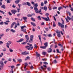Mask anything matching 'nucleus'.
Returning a JSON list of instances; mask_svg holds the SVG:
<instances>
[{"label": "nucleus", "instance_id": "f257e3e1", "mask_svg": "<svg viewBox=\"0 0 73 73\" xmlns=\"http://www.w3.org/2000/svg\"><path fill=\"white\" fill-rule=\"evenodd\" d=\"M46 16H47L46 17H42V19H43V20H45L46 21H50V19H49V18L48 16L49 15V14L48 13H46L45 14Z\"/></svg>", "mask_w": 73, "mask_h": 73}, {"label": "nucleus", "instance_id": "f03ea898", "mask_svg": "<svg viewBox=\"0 0 73 73\" xmlns=\"http://www.w3.org/2000/svg\"><path fill=\"white\" fill-rule=\"evenodd\" d=\"M34 9L36 13H39L40 15H42V13H40L41 12V9H40V11H38V9L36 7H34Z\"/></svg>", "mask_w": 73, "mask_h": 73}, {"label": "nucleus", "instance_id": "7ed1b4c3", "mask_svg": "<svg viewBox=\"0 0 73 73\" xmlns=\"http://www.w3.org/2000/svg\"><path fill=\"white\" fill-rule=\"evenodd\" d=\"M25 28H26V26H25L21 27V31H23V32L24 33H25L26 34H27V30H26V29H24Z\"/></svg>", "mask_w": 73, "mask_h": 73}, {"label": "nucleus", "instance_id": "20e7f679", "mask_svg": "<svg viewBox=\"0 0 73 73\" xmlns=\"http://www.w3.org/2000/svg\"><path fill=\"white\" fill-rule=\"evenodd\" d=\"M26 48L28 50H32V49L33 48V47L32 46L30 47L29 46H26Z\"/></svg>", "mask_w": 73, "mask_h": 73}, {"label": "nucleus", "instance_id": "39448f33", "mask_svg": "<svg viewBox=\"0 0 73 73\" xmlns=\"http://www.w3.org/2000/svg\"><path fill=\"white\" fill-rule=\"evenodd\" d=\"M67 18H66V20L67 21V23H69V20H71V18L70 17H69L67 16Z\"/></svg>", "mask_w": 73, "mask_h": 73}, {"label": "nucleus", "instance_id": "423d86ee", "mask_svg": "<svg viewBox=\"0 0 73 73\" xmlns=\"http://www.w3.org/2000/svg\"><path fill=\"white\" fill-rule=\"evenodd\" d=\"M58 25L59 27H60L62 28H64V25H63L60 23H58Z\"/></svg>", "mask_w": 73, "mask_h": 73}, {"label": "nucleus", "instance_id": "0eeeda50", "mask_svg": "<svg viewBox=\"0 0 73 73\" xmlns=\"http://www.w3.org/2000/svg\"><path fill=\"white\" fill-rule=\"evenodd\" d=\"M11 12L13 14L15 15V13H16V12H17V11L16 10H11Z\"/></svg>", "mask_w": 73, "mask_h": 73}, {"label": "nucleus", "instance_id": "6e6552de", "mask_svg": "<svg viewBox=\"0 0 73 73\" xmlns=\"http://www.w3.org/2000/svg\"><path fill=\"white\" fill-rule=\"evenodd\" d=\"M52 52V48H48L47 50L48 53H51Z\"/></svg>", "mask_w": 73, "mask_h": 73}, {"label": "nucleus", "instance_id": "1a4fd4ad", "mask_svg": "<svg viewBox=\"0 0 73 73\" xmlns=\"http://www.w3.org/2000/svg\"><path fill=\"white\" fill-rule=\"evenodd\" d=\"M27 65H28V63H27L26 62L25 63V67H24V69H25V70L26 71V70L27 69H26V67H27Z\"/></svg>", "mask_w": 73, "mask_h": 73}, {"label": "nucleus", "instance_id": "9d476101", "mask_svg": "<svg viewBox=\"0 0 73 73\" xmlns=\"http://www.w3.org/2000/svg\"><path fill=\"white\" fill-rule=\"evenodd\" d=\"M24 41V39L21 38V39L19 40L18 41H17V42H22Z\"/></svg>", "mask_w": 73, "mask_h": 73}, {"label": "nucleus", "instance_id": "9b49d317", "mask_svg": "<svg viewBox=\"0 0 73 73\" xmlns=\"http://www.w3.org/2000/svg\"><path fill=\"white\" fill-rule=\"evenodd\" d=\"M25 37L26 39H27L26 41L28 42V40H29V36H28L27 35H25Z\"/></svg>", "mask_w": 73, "mask_h": 73}, {"label": "nucleus", "instance_id": "f8f14e48", "mask_svg": "<svg viewBox=\"0 0 73 73\" xmlns=\"http://www.w3.org/2000/svg\"><path fill=\"white\" fill-rule=\"evenodd\" d=\"M36 54L37 56L36 58H37V57H40V54L38 53V52H36Z\"/></svg>", "mask_w": 73, "mask_h": 73}, {"label": "nucleus", "instance_id": "ddd939ff", "mask_svg": "<svg viewBox=\"0 0 73 73\" xmlns=\"http://www.w3.org/2000/svg\"><path fill=\"white\" fill-rule=\"evenodd\" d=\"M38 37L39 39L40 40L41 43L42 42L41 41V35H38Z\"/></svg>", "mask_w": 73, "mask_h": 73}, {"label": "nucleus", "instance_id": "4468645a", "mask_svg": "<svg viewBox=\"0 0 73 73\" xmlns=\"http://www.w3.org/2000/svg\"><path fill=\"white\" fill-rule=\"evenodd\" d=\"M20 1L19 0H17L15 2V4H18L19 3V2Z\"/></svg>", "mask_w": 73, "mask_h": 73}, {"label": "nucleus", "instance_id": "2eb2a0df", "mask_svg": "<svg viewBox=\"0 0 73 73\" xmlns=\"http://www.w3.org/2000/svg\"><path fill=\"white\" fill-rule=\"evenodd\" d=\"M8 42L9 43H6L7 45H10V44H12V42H11V41H8Z\"/></svg>", "mask_w": 73, "mask_h": 73}, {"label": "nucleus", "instance_id": "dca6fc26", "mask_svg": "<svg viewBox=\"0 0 73 73\" xmlns=\"http://www.w3.org/2000/svg\"><path fill=\"white\" fill-rule=\"evenodd\" d=\"M27 54L26 52H21V54L23 55H25V54Z\"/></svg>", "mask_w": 73, "mask_h": 73}, {"label": "nucleus", "instance_id": "f3484780", "mask_svg": "<svg viewBox=\"0 0 73 73\" xmlns=\"http://www.w3.org/2000/svg\"><path fill=\"white\" fill-rule=\"evenodd\" d=\"M1 7L2 8H3V9H5V5H3L1 6Z\"/></svg>", "mask_w": 73, "mask_h": 73}, {"label": "nucleus", "instance_id": "a211bd4d", "mask_svg": "<svg viewBox=\"0 0 73 73\" xmlns=\"http://www.w3.org/2000/svg\"><path fill=\"white\" fill-rule=\"evenodd\" d=\"M23 19H24V20L25 21H26V20H27L28 19V18L26 17H23Z\"/></svg>", "mask_w": 73, "mask_h": 73}, {"label": "nucleus", "instance_id": "6ab92c4d", "mask_svg": "<svg viewBox=\"0 0 73 73\" xmlns=\"http://www.w3.org/2000/svg\"><path fill=\"white\" fill-rule=\"evenodd\" d=\"M44 45L45 46H45L46 48V47L48 46V42H46L44 44Z\"/></svg>", "mask_w": 73, "mask_h": 73}, {"label": "nucleus", "instance_id": "aec40b11", "mask_svg": "<svg viewBox=\"0 0 73 73\" xmlns=\"http://www.w3.org/2000/svg\"><path fill=\"white\" fill-rule=\"evenodd\" d=\"M31 24H32V25H33V26L34 27H36V24H35V23L31 22Z\"/></svg>", "mask_w": 73, "mask_h": 73}, {"label": "nucleus", "instance_id": "412c9836", "mask_svg": "<svg viewBox=\"0 0 73 73\" xmlns=\"http://www.w3.org/2000/svg\"><path fill=\"white\" fill-rule=\"evenodd\" d=\"M15 22H14L13 23H12V24L11 25V28H12L13 26V25H15Z\"/></svg>", "mask_w": 73, "mask_h": 73}, {"label": "nucleus", "instance_id": "4be33fe9", "mask_svg": "<svg viewBox=\"0 0 73 73\" xmlns=\"http://www.w3.org/2000/svg\"><path fill=\"white\" fill-rule=\"evenodd\" d=\"M40 48H41L42 49H46V47L45 46H40Z\"/></svg>", "mask_w": 73, "mask_h": 73}, {"label": "nucleus", "instance_id": "5701e85b", "mask_svg": "<svg viewBox=\"0 0 73 73\" xmlns=\"http://www.w3.org/2000/svg\"><path fill=\"white\" fill-rule=\"evenodd\" d=\"M27 5L30 6H31V3L28 2H27Z\"/></svg>", "mask_w": 73, "mask_h": 73}, {"label": "nucleus", "instance_id": "b1692460", "mask_svg": "<svg viewBox=\"0 0 73 73\" xmlns=\"http://www.w3.org/2000/svg\"><path fill=\"white\" fill-rule=\"evenodd\" d=\"M17 60L18 62H22V60H21V59H17Z\"/></svg>", "mask_w": 73, "mask_h": 73}, {"label": "nucleus", "instance_id": "393cba45", "mask_svg": "<svg viewBox=\"0 0 73 73\" xmlns=\"http://www.w3.org/2000/svg\"><path fill=\"white\" fill-rule=\"evenodd\" d=\"M62 8H63L62 6H61L60 7H59L58 8V11H60V10H61V9H62Z\"/></svg>", "mask_w": 73, "mask_h": 73}, {"label": "nucleus", "instance_id": "a878e982", "mask_svg": "<svg viewBox=\"0 0 73 73\" xmlns=\"http://www.w3.org/2000/svg\"><path fill=\"white\" fill-rule=\"evenodd\" d=\"M55 32L57 34H60V31H58V30H57Z\"/></svg>", "mask_w": 73, "mask_h": 73}, {"label": "nucleus", "instance_id": "bb28decb", "mask_svg": "<svg viewBox=\"0 0 73 73\" xmlns=\"http://www.w3.org/2000/svg\"><path fill=\"white\" fill-rule=\"evenodd\" d=\"M34 48H36V49H37V45H36V44H35L34 45Z\"/></svg>", "mask_w": 73, "mask_h": 73}, {"label": "nucleus", "instance_id": "cd10ccee", "mask_svg": "<svg viewBox=\"0 0 73 73\" xmlns=\"http://www.w3.org/2000/svg\"><path fill=\"white\" fill-rule=\"evenodd\" d=\"M9 50L10 52H13V50H12V49L10 48H9Z\"/></svg>", "mask_w": 73, "mask_h": 73}, {"label": "nucleus", "instance_id": "c85d7f7f", "mask_svg": "<svg viewBox=\"0 0 73 73\" xmlns=\"http://www.w3.org/2000/svg\"><path fill=\"white\" fill-rule=\"evenodd\" d=\"M44 9L45 10V11H46L47 10V7H46V6H45L44 7Z\"/></svg>", "mask_w": 73, "mask_h": 73}, {"label": "nucleus", "instance_id": "c756f323", "mask_svg": "<svg viewBox=\"0 0 73 73\" xmlns=\"http://www.w3.org/2000/svg\"><path fill=\"white\" fill-rule=\"evenodd\" d=\"M31 20H32L33 21H35V20L34 19L33 17L31 18Z\"/></svg>", "mask_w": 73, "mask_h": 73}, {"label": "nucleus", "instance_id": "7c9ffc66", "mask_svg": "<svg viewBox=\"0 0 73 73\" xmlns=\"http://www.w3.org/2000/svg\"><path fill=\"white\" fill-rule=\"evenodd\" d=\"M53 26L54 27H56V24H55V23H54V22H53Z\"/></svg>", "mask_w": 73, "mask_h": 73}, {"label": "nucleus", "instance_id": "2f4dec72", "mask_svg": "<svg viewBox=\"0 0 73 73\" xmlns=\"http://www.w3.org/2000/svg\"><path fill=\"white\" fill-rule=\"evenodd\" d=\"M11 32H13V33L14 32H16V31L13 30V29H12L11 30Z\"/></svg>", "mask_w": 73, "mask_h": 73}, {"label": "nucleus", "instance_id": "473e14b6", "mask_svg": "<svg viewBox=\"0 0 73 73\" xmlns=\"http://www.w3.org/2000/svg\"><path fill=\"white\" fill-rule=\"evenodd\" d=\"M3 62L1 61H0V64H1V65H3Z\"/></svg>", "mask_w": 73, "mask_h": 73}, {"label": "nucleus", "instance_id": "72a5a7b5", "mask_svg": "<svg viewBox=\"0 0 73 73\" xmlns=\"http://www.w3.org/2000/svg\"><path fill=\"white\" fill-rule=\"evenodd\" d=\"M42 53L43 55H45V54H46V52H42Z\"/></svg>", "mask_w": 73, "mask_h": 73}, {"label": "nucleus", "instance_id": "f704fd0d", "mask_svg": "<svg viewBox=\"0 0 73 73\" xmlns=\"http://www.w3.org/2000/svg\"><path fill=\"white\" fill-rule=\"evenodd\" d=\"M47 70L48 71H50V70H51V69L50 68V67H48L47 68Z\"/></svg>", "mask_w": 73, "mask_h": 73}, {"label": "nucleus", "instance_id": "c9c22d12", "mask_svg": "<svg viewBox=\"0 0 73 73\" xmlns=\"http://www.w3.org/2000/svg\"><path fill=\"white\" fill-rule=\"evenodd\" d=\"M57 36L58 37H61V35H60V34H58L57 35Z\"/></svg>", "mask_w": 73, "mask_h": 73}, {"label": "nucleus", "instance_id": "e433bc0d", "mask_svg": "<svg viewBox=\"0 0 73 73\" xmlns=\"http://www.w3.org/2000/svg\"><path fill=\"white\" fill-rule=\"evenodd\" d=\"M22 4L23 5H27V3H23Z\"/></svg>", "mask_w": 73, "mask_h": 73}, {"label": "nucleus", "instance_id": "4c0bfd02", "mask_svg": "<svg viewBox=\"0 0 73 73\" xmlns=\"http://www.w3.org/2000/svg\"><path fill=\"white\" fill-rule=\"evenodd\" d=\"M6 48H5L2 49V51H3V52H6Z\"/></svg>", "mask_w": 73, "mask_h": 73}, {"label": "nucleus", "instance_id": "58836bf2", "mask_svg": "<svg viewBox=\"0 0 73 73\" xmlns=\"http://www.w3.org/2000/svg\"><path fill=\"white\" fill-rule=\"evenodd\" d=\"M35 7H38V5L37 4V3H36L35 5H34Z\"/></svg>", "mask_w": 73, "mask_h": 73}, {"label": "nucleus", "instance_id": "ea45409f", "mask_svg": "<svg viewBox=\"0 0 73 73\" xmlns=\"http://www.w3.org/2000/svg\"><path fill=\"white\" fill-rule=\"evenodd\" d=\"M27 17H32V15L29 14V15H27Z\"/></svg>", "mask_w": 73, "mask_h": 73}, {"label": "nucleus", "instance_id": "a19ab883", "mask_svg": "<svg viewBox=\"0 0 73 73\" xmlns=\"http://www.w3.org/2000/svg\"><path fill=\"white\" fill-rule=\"evenodd\" d=\"M29 57L28 56L25 59V60H28V59H29Z\"/></svg>", "mask_w": 73, "mask_h": 73}, {"label": "nucleus", "instance_id": "79ce46f5", "mask_svg": "<svg viewBox=\"0 0 73 73\" xmlns=\"http://www.w3.org/2000/svg\"><path fill=\"white\" fill-rule=\"evenodd\" d=\"M58 45L59 46H61V47H63V45H61V44H58Z\"/></svg>", "mask_w": 73, "mask_h": 73}, {"label": "nucleus", "instance_id": "37998d69", "mask_svg": "<svg viewBox=\"0 0 73 73\" xmlns=\"http://www.w3.org/2000/svg\"><path fill=\"white\" fill-rule=\"evenodd\" d=\"M20 8H19L18 9H17V10H18V12H20Z\"/></svg>", "mask_w": 73, "mask_h": 73}, {"label": "nucleus", "instance_id": "c03bdc74", "mask_svg": "<svg viewBox=\"0 0 73 73\" xmlns=\"http://www.w3.org/2000/svg\"><path fill=\"white\" fill-rule=\"evenodd\" d=\"M7 3H11V1H10V0H7Z\"/></svg>", "mask_w": 73, "mask_h": 73}, {"label": "nucleus", "instance_id": "a18cd8bd", "mask_svg": "<svg viewBox=\"0 0 73 73\" xmlns=\"http://www.w3.org/2000/svg\"><path fill=\"white\" fill-rule=\"evenodd\" d=\"M41 6H42V7L44 6V3H43L42 2L41 3Z\"/></svg>", "mask_w": 73, "mask_h": 73}, {"label": "nucleus", "instance_id": "49530a36", "mask_svg": "<svg viewBox=\"0 0 73 73\" xmlns=\"http://www.w3.org/2000/svg\"><path fill=\"white\" fill-rule=\"evenodd\" d=\"M48 37H52V35L51 34H48Z\"/></svg>", "mask_w": 73, "mask_h": 73}, {"label": "nucleus", "instance_id": "de8ad7c7", "mask_svg": "<svg viewBox=\"0 0 73 73\" xmlns=\"http://www.w3.org/2000/svg\"><path fill=\"white\" fill-rule=\"evenodd\" d=\"M43 64H45V65H48V63L46 62H44Z\"/></svg>", "mask_w": 73, "mask_h": 73}, {"label": "nucleus", "instance_id": "09e8293b", "mask_svg": "<svg viewBox=\"0 0 73 73\" xmlns=\"http://www.w3.org/2000/svg\"><path fill=\"white\" fill-rule=\"evenodd\" d=\"M8 14H9V15L10 16L12 15V13H11V12L10 11H9L8 13Z\"/></svg>", "mask_w": 73, "mask_h": 73}, {"label": "nucleus", "instance_id": "8fccbe9b", "mask_svg": "<svg viewBox=\"0 0 73 73\" xmlns=\"http://www.w3.org/2000/svg\"><path fill=\"white\" fill-rule=\"evenodd\" d=\"M0 12L1 13H2L3 14H4V13H5L3 12V11L1 10H0Z\"/></svg>", "mask_w": 73, "mask_h": 73}, {"label": "nucleus", "instance_id": "3c124183", "mask_svg": "<svg viewBox=\"0 0 73 73\" xmlns=\"http://www.w3.org/2000/svg\"><path fill=\"white\" fill-rule=\"evenodd\" d=\"M38 19H39V20H41V18H40V17L38 16Z\"/></svg>", "mask_w": 73, "mask_h": 73}, {"label": "nucleus", "instance_id": "603ef678", "mask_svg": "<svg viewBox=\"0 0 73 73\" xmlns=\"http://www.w3.org/2000/svg\"><path fill=\"white\" fill-rule=\"evenodd\" d=\"M3 44V42L2 41H0V45H1V44Z\"/></svg>", "mask_w": 73, "mask_h": 73}, {"label": "nucleus", "instance_id": "864d4df0", "mask_svg": "<svg viewBox=\"0 0 73 73\" xmlns=\"http://www.w3.org/2000/svg\"><path fill=\"white\" fill-rule=\"evenodd\" d=\"M54 62L55 64H56V63H57V61H56V60H54Z\"/></svg>", "mask_w": 73, "mask_h": 73}, {"label": "nucleus", "instance_id": "5fc2aeb1", "mask_svg": "<svg viewBox=\"0 0 73 73\" xmlns=\"http://www.w3.org/2000/svg\"><path fill=\"white\" fill-rule=\"evenodd\" d=\"M42 60L44 61H46V59H42Z\"/></svg>", "mask_w": 73, "mask_h": 73}, {"label": "nucleus", "instance_id": "6e6d98bb", "mask_svg": "<svg viewBox=\"0 0 73 73\" xmlns=\"http://www.w3.org/2000/svg\"><path fill=\"white\" fill-rule=\"evenodd\" d=\"M4 24V22H1L0 23V25H3Z\"/></svg>", "mask_w": 73, "mask_h": 73}, {"label": "nucleus", "instance_id": "4d7b16f0", "mask_svg": "<svg viewBox=\"0 0 73 73\" xmlns=\"http://www.w3.org/2000/svg\"><path fill=\"white\" fill-rule=\"evenodd\" d=\"M56 51L58 53H60V52H59V50L58 49H56Z\"/></svg>", "mask_w": 73, "mask_h": 73}, {"label": "nucleus", "instance_id": "13d9d810", "mask_svg": "<svg viewBox=\"0 0 73 73\" xmlns=\"http://www.w3.org/2000/svg\"><path fill=\"white\" fill-rule=\"evenodd\" d=\"M30 68H31V69H33V68H34L33 67V66H31V67Z\"/></svg>", "mask_w": 73, "mask_h": 73}, {"label": "nucleus", "instance_id": "bf43d9fd", "mask_svg": "<svg viewBox=\"0 0 73 73\" xmlns=\"http://www.w3.org/2000/svg\"><path fill=\"white\" fill-rule=\"evenodd\" d=\"M57 7H54L53 8V9H57Z\"/></svg>", "mask_w": 73, "mask_h": 73}, {"label": "nucleus", "instance_id": "052dcab7", "mask_svg": "<svg viewBox=\"0 0 73 73\" xmlns=\"http://www.w3.org/2000/svg\"><path fill=\"white\" fill-rule=\"evenodd\" d=\"M18 7H19V8H20V7H21V4H18Z\"/></svg>", "mask_w": 73, "mask_h": 73}, {"label": "nucleus", "instance_id": "680f3d73", "mask_svg": "<svg viewBox=\"0 0 73 73\" xmlns=\"http://www.w3.org/2000/svg\"><path fill=\"white\" fill-rule=\"evenodd\" d=\"M47 3H48V2L47 1H44V4H46Z\"/></svg>", "mask_w": 73, "mask_h": 73}, {"label": "nucleus", "instance_id": "e2e57ef3", "mask_svg": "<svg viewBox=\"0 0 73 73\" xmlns=\"http://www.w3.org/2000/svg\"><path fill=\"white\" fill-rule=\"evenodd\" d=\"M44 25V22H42V23H41V25Z\"/></svg>", "mask_w": 73, "mask_h": 73}, {"label": "nucleus", "instance_id": "0e129e2a", "mask_svg": "<svg viewBox=\"0 0 73 73\" xmlns=\"http://www.w3.org/2000/svg\"><path fill=\"white\" fill-rule=\"evenodd\" d=\"M42 38L44 40H46V38L45 37H42Z\"/></svg>", "mask_w": 73, "mask_h": 73}, {"label": "nucleus", "instance_id": "69168bd1", "mask_svg": "<svg viewBox=\"0 0 73 73\" xmlns=\"http://www.w3.org/2000/svg\"><path fill=\"white\" fill-rule=\"evenodd\" d=\"M12 7H13V8H16V6H15V5H13Z\"/></svg>", "mask_w": 73, "mask_h": 73}, {"label": "nucleus", "instance_id": "338daca9", "mask_svg": "<svg viewBox=\"0 0 73 73\" xmlns=\"http://www.w3.org/2000/svg\"><path fill=\"white\" fill-rule=\"evenodd\" d=\"M33 35H31L30 36V38H33Z\"/></svg>", "mask_w": 73, "mask_h": 73}, {"label": "nucleus", "instance_id": "774afa93", "mask_svg": "<svg viewBox=\"0 0 73 73\" xmlns=\"http://www.w3.org/2000/svg\"><path fill=\"white\" fill-rule=\"evenodd\" d=\"M71 20L73 21V16H72L71 18Z\"/></svg>", "mask_w": 73, "mask_h": 73}]
</instances>
